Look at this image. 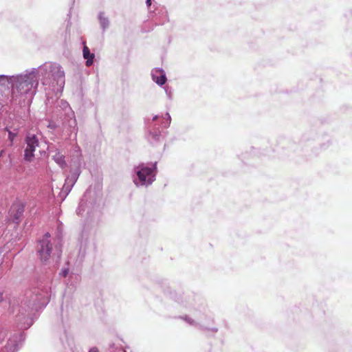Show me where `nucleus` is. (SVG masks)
<instances>
[{
	"label": "nucleus",
	"instance_id": "f257e3e1",
	"mask_svg": "<svg viewBox=\"0 0 352 352\" xmlns=\"http://www.w3.org/2000/svg\"><path fill=\"white\" fill-rule=\"evenodd\" d=\"M38 76L36 72L21 75L17 78L15 87L13 89L14 94H26L29 92H34L38 86Z\"/></svg>",
	"mask_w": 352,
	"mask_h": 352
},
{
	"label": "nucleus",
	"instance_id": "f03ea898",
	"mask_svg": "<svg viewBox=\"0 0 352 352\" xmlns=\"http://www.w3.org/2000/svg\"><path fill=\"white\" fill-rule=\"evenodd\" d=\"M25 142L27 146L25 149L24 159L27 162H32L34 157L35 149L39 145L38 140L36 135L28 133L25 138Z\"/></svg>",
	"mask_w": 352,
	"mask_h": 352
},
{
	"label": "nucleus",
	"instance_id": "7ed1b4c3",
	"mask_svg": "<svg viewBox=\"0 0 352 352\" xmlns=\"http://www.w3.org/2000/svg\"><path fill=\"white\" fill-rule=\"evenodd\" d=\"M50 235L46 233L43 239L39 241L38 253L41 261H47L50 257L52 250V246L50 241Z\"/></svg>",
	"mask_w": 352,
	"mask_h": 352
},
{
	"label": "nucleus",
	"instance_id": "20e7f679",
	"mask_svg": "<svg viewBox=\"0 0 352 352\" xmlns=\"http://www.w3.org/2000/svg\"><path fill=\"white\" fill-rule=\"evenodd\" d=\"M152 173L153 170L151 168H142L138 172V176L142 185L152 182Z\"/></svg>",
	"mask_w": 352,
	"mask_h": 352
},
{
	"label": "nucleus",
	"instance_id": "39448f33",
	"mask_svg": "<svg viewBox=\"0 0 352 352\" xmlns=\"http://www.w3.org/2000/svg\"><path fill=\"white\" fill-rule=\"evenodd\" d=\"M83 57L87 59L86 65L91 66L93 64V60L94 58V54H91L89 49L87 46L85 45L83 47Z\"/></svg>",
	"mask_w": 352,
	"mask_h": 352
},
{
	"label": "nucleus",
	"instance_id": "423d86ee",
	"mask_svg": "<svg viewBox=\"0 0 352 352\" xmlns=\"http://www.w3.org/2000/svg\"><path fill=\"white\" fill-rule=\"evenodd\" d=\"M153 79L156 83L160 85H163L165 84L166 81V78L164 74H161L160 76H156L154 74H153Z\"/></svg>",
	"mask_w": 352,
	"mask_h": 352
},
{
	"label": "nucleus",
	"instance_id": "0eeeda50",
	"mask_svg": "<svg viewBox=\"0 0 352 352\" xmlns=\"http://www.w3.org/2000/svg\"><path fill=\"white\" fill-rule=\"evenodd\" d=\"M15 136H16V135L14 133L10 132V131L9 132V137L8 138H9V139H10V140L11 142L13 141V140H14Z\"/></svg>",
	"mask_w": 352,
	"mask_h": 352
},
{
	"label": "nucleus",
	"instance_id": "6e6552de",
	"mask_svg": "<svg viewBox=\"0 0 352 352\" xmlns=\"http://www.w3.org/2000/svg\"><path fill=\"white\" fill-rule=\"evenodd\" d=\"M89 352H99V351H98L96 348L94 347V348H91V349L89 351Z\"/></svg>",
	"mask_w": 352,
	"mask_h": 352
},
{
	"label": "nucleus",
	"instance_id": "1a4fd4ad",
	"mask_svg": "<svg viewBox=\"0 0 352 352\" xmlns=\"http://www.w3.org/2000/svg\"><path fill=\"white\" fill-rule=\"evenodd\" d=\"M146 3L148 6H150L151 5V0H146Z\"/></svg>",
	"mask_w": 352,
	"mask_h": 352
},
{
	"label": "nucleus",
	"instance_id": "9d476101",
	"mask_svg": "<svg viewBox=\"0 0 352 352\" xmlns=\"http://www.w3.org/2000/svg\"><path fill=\"white\" fill-rule=\"evenodd\" d=\"M2 263H3V258L1 256V253L0 252V265L2 264Z\"/></svg>",
	"mask_w": 352,
	"mask_h": 352
},
{
	"label": "nucleus",
	"instance_id": "9b49d317",
	"mask_svg": "<svg viewBox=\"0 0 352 352\" xmlns=\"http://www.w3.org/2000/svg\"><path fill=\"white\" fill-rule=\"evenodd\" d=\"M4 153V150L2 149L0 152V157L2 156L3 153Z\"/></svg>",
	"mask_w": 352,
	"mask_h": 352
},
{
	"label": "nucleus",
	"instance_id": "f8f14e48",
	"mask_svg": "<svg viewBox=\"0 0 352 352\" xmlns=\"http://www.w3.org/2000/svg\"><path fill=\"white\" fill-rule=\"evenodd\" d=\"M3 300V294L0 293V302Z\"/></svg>",
	"mask_w": 352,
	"mask_h": 352
},
{
	"label": "nucleus",
	"instance_id": "ddd939ff",
	"mask_svg": "<svg viewBox=\"0 0 352 352\" xmlns=\"http://www.w3.org/2000/svg\"><path fill=\"white\" fill-rule=\"evenodd\" d=\"M67 272H66V271H65V272H64V274H63V275H64V276H67Z\"/></svg>",
	"mask_w": 352,
	"mask_h": 352
},
{
	"label": "nucleus",
	"instance_id": "4468645a",
	"mask_svg": "<svg viewBox=\"0 0 352 352\" xmlns=\"http://www.w3.org/2000/svg\"><path fill=\"white\" fill-rule=\"evenodd\" d=\"M157 118V116H155L153 118V120H155Z\"/></svg>",
	"mask_w": 352,
	"mask_h": 352
}]
</instances>
